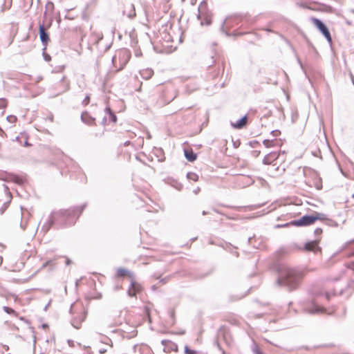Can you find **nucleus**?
Returning <instances> with one entry per match:
<instances>
[{
    "label": "nucleus",
    "instance_id": "f257e3e1",
    "mask_svg": "<svg viewBox=\"0 0 354 354\" xmlns=\"http://www.w3.org/2000/svg\"><path fill=\"white\" fill-rule=\"evenodd\" d=\"M303 277V271L283 266L279 270V278L277 283L291 290L297 287Z\"/></svg>",
    "mask_w": 354,
    "mask_h": 354
},
{
    "label": "nucleus",
    "instance_id": "f03ea898",
    "mask_svg": "<svg viewBox=\"0 0 354 354\" xmlns=\"http://www.w3.org/2000/svg\"><path fill=\"white\" fill-rule=\"evenodd\" d=\"M325 218V214L323 213L315 212L313 215H305L298 220H295L289 223H286L283 226L290 225L295 226H307L313 224L317 220H322Z\"/></svg>",
    "mask_w": 354,
    "mask_h": 354
},
{
    "label": "nucleus",
    "instance_id": "7ed1b4c3",
    "mask_svg": "<svg viewBox=\"0 0 354 354\" xmlns=\"http://www.w3.org/2000/svg\"><path fill=\"white\" fill-rule=\"evenodd\" d=\"M84 207H85V205H84L80 207H74L73 209L60 210L57 212H54L52 215L51 221H52V222H53L58 217L68 218L72 216L73 217H75V216H78L81 214V212L83 211Z\"/></svg>",
    "mask_w": 354,
    "mask_h": 354
},
{
    "label": "nucleus",
    "instance_id": "20e7f679",
    "mask_svg": "<svg viewBox=\"0 0 354 354\" xmlns=\"http://www.w3.org/2000/svg\"><path fill=\"white\" fill-rule=\"evenodd\" d=\"M207 3L203 1L198 6V19L201 20V24L209 25L212 22L211 15L206 10Z\"/></svg>",
    "mask_w": 354,
    "mask_h": 354
},
{
    "label": "nucleus",
    "instance_id": "39448f33",
    "mask_svg": "<svg viewBox=\"0 0 354 354\" xmlns=\"http://www.w3.org/2000/svg\"><path fill=\"white\" fill-rule=\"evenodd\" d=\"M311 21L313 24L319 30V31L323 34L325 38L327 39L328 42H331L332 39L330 36V33L326 26V25L319 19L313 17L311 18Z\"/></svg>",
    "mask_w": 354,
    "mask_h": 354
},
{
    "label": "nucleus",
    "instance_id": "423d86ee",
    "mask_svg": "<svg viewBox=\"0 0 354 354\" xmlns=\"http://www.w3.org/2000/svg\"><path fill=\"white\" fill-rule=\"evenodd\" d=\"M305 310L310 314H319L326 312V309L324 307L318 306L315 302H313L311 304L305 307Z\"/></svg>",
    "mask_w": 354,
    "mask_h": 354
},
{
    "label": "nucleus",
    "instance_id": "0eeeda50",
    "mask_svg": "<svg viewBox=\"0 0 354 354\" xmlns=\"http://www.w3.org/2000/svg\"><path fill=\"white\" fill-rule=\"evenodd\" d=\"M86 318V313L84 311L81 312L77 317H74L71 321L72 326L78 329L80 328L81 323L84 321Z\"/></svg>",
    "mask_w": 354,
    "mask_h": 354
},
{
    "label": "nucleus",
    "instance_id": "6e6552de",
    "mask_svg": "<svg viewBox=\"0 0 354 354\" xmlns=\"http://www.w3.org/2000/svg\"><path fill=\"white\" fill-rule=\"evenodd\" d=\"M39 37L41 43L44 45H46L49 41V36L48 32H46L44 26L43 24L39 25Z\"/></svg>",
    "mask_w": 354,
    "mask_h": 354
},
{
    "label": "nucleus",
    "instance_id": "1a4fd4ad",
    "mask_svg": "<svg viewBox=\"0 0 354 354\" xmlns=\"http://www.w3.org/2000/svg\"><path fill=\"white\" fill-rule=\"evenodd\" d=\"M304 248L307 251H313L315 252L317 251H320V248L318 247L317 240L306 243L305 244Z\"/></svg>",
    "mask_w": 354,
    "mask_h": 354
},
{
    "label": "nucleus",
    "instance_id": "9d476101",
    "mask_svg": "<svg viewBox=\"0 0 354 354\" xmlns=\"http://www.w3.org/2000/svg\"><path fill=\"white\" fill-rule=\"evenodd\" d=\"M124 14H126L127 16L131 19L134 16H136L135 8L133 4H129L126 6L125 10L123 11Z\"/></svg>",
    "mask_w": 354,
    "mask_h": 354
},
{
    "label": "nucleus",
    "instance_id": "9b49d317",
    "mask_svg": "<svg viewBox=\"0 0 354 354\" xmlns=\"http://www.w3.org/2000/svg\"><path fill=\"white\" fill-rule=\"evenodd\" d=\"M247 116L245 115L241 118L239 120H238L236 123L232 124V127L235 129H242L247 124Z\"/></svg>",
    "mask_w": 354,
    "mask_h": 354
},
{
    "label": "nucleus",
    "instance_id": "f8f14e48",
    "mask_svg": "<svg viewBox=\"0 0 354 354\" xmlns=\"http://www.w3.org/2000/svg\"><path fill=\"white\" fill-rule=\"evenodd\" d=\"M140 73L143 79L149 80L153 75V71L151 68H148L140 71Z\"/></svg>",
    "mask_w": 354,
    "mask_h": 354
},
{
    "label": "nucleus",
    "instance_id": "ddd939ff",
    "mask_svg": "<svg viewBox=\"0 0 354 354\" xmlns=\"http://www.w3.org/2000/svg\"><path fill=\"white\" fill-rule=\"evenodd\" d=\"M185 156L187 160L194 162L196 159V154L192 150H185Z\"/></svg>",
    "mask_w": 354,
    "mask_h": 354
},
{
    "label": "nucleus",
    "instance_id": "4468645a",
    "mask_svg": "<svg viewBox=\"0 0 354 354\" xmlns=\"http://www.w3.org/2000/svg\"><path fill=\"white\" fill-rule=\"evenodd\" d=\"M277 158V156L275 153H270L264 157L263 162L265 165H269L272 162V160H275Z\"/></svg>",
    "mask_w": 354,
    "mask_h": 354
},
{
    "label": "nucleus",
    "instance_id": "2eb2a0df",
    "mask_svg": "<svg viewBox=\"0 0 354 354\" xmlns=\"http://www.w3.org/2000/svg\"><path fill=\"white\" fill-rule=\"evenodd\" d=\"M251 349L254 354H263L262 351L254 342L252 344Z\"/></svg>",
    "mask_w": 354,
    "mask_h": 354
},
{
    "label": "nucleus",
    "instance_id": "dca6fc26",
    "mask_svg": "<svg viewBox=\"0 0 354 354\" xmlns=\"http://www.w3.org/2000/svg\"><path fill=\"white\" fill-rule=\"evenodd\" d=\"M86 117H88V114H87V113H83L82 114V115H81V118H82V120L84 122H85V123H86V124H91V123H93V122H94V120H95V119H94V118H91V120H86Z\"/></svg>",
    "mask_w": 354,
    "mask_h": 354
},
{
    "label": "nucleus",
    "instance_id": "f3484780",
    "mask_svg": "<svg viewBox=\"0 0 354 354\" xmlns=\"http://www.w3.org/2000/svg\"><path fill=\"white\" fill-rule=\"evenodd\" d=\"M187 178L189 180H193V181H197L198 180V176L194 172H189L187 174Z\"/></svg>",
    "mask_w": 354,
    "mask_h": 354
},
{
    "label": "nucleus",
    "instance_id": "a211bd4d",
    "mask_svg": "<svg viewBox=\"0 0 354 354\" xmlns=\"http://www.w3.org/2000/svg\"><path fill=\"white\" fill-rule=\"evenodd\" d=\"M133 288L136 290V293H138L141 291L142 287L140 284L137 283L135 281H131Z\"/></svg>",
    "mask_w": 354,
    "mask_h": 354
},
{
    "label": "nucleus",
    "instance_id": "6ab92c4d",
    "mask_svg": "<svg viewBox=\"0 0 354 354\" xmlns=\"http://www.w3.org/2000/svg\"><path fill=\"white\" fill-rule=\"evenodd\" d=\"M106 111L109 114L110 119L112 120V122H115L117 120V118L114 113H113L110 109V108H106Z\"/></svg>",
    "mask_w": 354,
    "mask_h": 354
},
{
    "label": "nucleus",
    "instance_id": "aec40b11",
    "mask_svg": "<svg viewBox=\"0 0 354 354\" xmlns=\"http://www.w3.org/2000/svg\"><path fill=\"white\" fill-rule=\"evenodd\" d=\"M185 354H198V352L190 349L188 346H185Z\"/></svg>",
    "mask_w": 354,
    "mask_h": 354
},
{
    "label": "nucleus",
    "instance_id": "412c9836",
    "mask_svg": "<svg viewBox=\"0 0 354 354\" xmlns=\"http://www.w3.org/2000/svg\"><path fill=\"white\" fill-rule=\"evenodd\" d=\"M3 310L8 314H13L17 316L16 312L12 309L7 306H3Z\"/></svg>",
    "mask_w": 354,
    "mask_h": 354
},
{
    "label": "nucleus",
    "instance_id": "4be33fe9",
    "mask_svg": "<svg viewBox=\"0 0 354 354\" xmlns=\"http://www.w3.org/2000/svg\"><path fill=\"white\" fill-rule=\"evenodd\" d=\"M136 290L133 288V286H132V283H131V286L128 290V295L130 296V297H134L136 295Z\"/></svg>",
    "mask_w": 354,
    "mask_h": 354
},
{
    "label": "nucleus",
    "instance_id": "5701e85b",
    "mask_svg": "<svg viewBox=\"0 0 354 354\" xmlns=\"http://www.w3.org/2000/svg\"><path fill=\"white\" fill-rule=\"evenodd\" d=\"M104 339H105L106 341L101 339L100 342L105 344L109 345L111 347H113V343L111 339L108 338L107 337H104Z\"/></svg>",
    "mask_w": 354,
    "mask_h": 354
},
{
    "label": "nucleus",
    "instance_id": "b1692460",
    "mask_svg": "<svg viewBox=\"0 0 354 354\" xmlns=\"http://www.w3.org/2000/svg\"><path fill=\"white\" fill-rule=\"evenodd\" d=\"M127 270L126 269H124V268H120L118 269V274L119 276H124L127 273Z\"/></svg>",
    "mask_w": 354,
    "mask_h": 354
},
{
    "label": "nucleus",
    "instance_id": "393cba45",
    "mask_svg": "<svg viewBox=\"0 0 354 354\" xmlns=\"http://www.w3.org/2000/svg\"><path fill=\"white\" fill-rule=\"evenodd\" d=\"M6 105H7L6 100L5 99L1 98L0 99V109L6 108Z\"/></svg>",
    "mask_w": 354,
    "mask_h": 354
},
{
    "label": "nucleus",
    "instance_id": "a878e982",
    "mask_svg": "<svg viewBox=\"0 0 354 354\" xmlns=\"http://www.w3.org/2000/svg\"><path fill=\"white\" fill-rule=\"evenodd\" d=\"M90 102V96L88 95H87L85 98L82 101V104L84 105H87Z\"/></svg>",
    "mask_w": 354,
    "mask_h": 354
},
{
    "label": "nucleus",
    "instance_id": "bb28decb",
    "mask_svg": "<svg viewBox=\"0 0 354 354\" xmlns=\"http://www.w3.org/2000/svg\"><path fill=\"white\" fill-rule=\"evenodd\" d=\"M7 120H8L11 122H13L17 120V118L14 115H9L7 117Z\"/></svg>",
    "mask_w": 354,
    "mask_h": 354
},
{
    "label": "nucleus",
    "instance_id": "cd10ccee",
    "mask_svg": "<svg viewBox=\"0 0 354 354\" xmlns=\"http://www.w3.org/2000/svg\"><path fill=\"white\" fill-rule=\"evenodd\" d=\"M15 181L18 184H22L24 180L20 177H15Z\"/></svg>",
    "mask_w": 354,
    "mask_h": 354
},
{
    "label": "nucleus",
    "instance_id": "c85d7f7f",
    "mask_svg": "<svg viewBox=\"0 0 354 354\" xmlns=\"http://www.w3.org/2000/svg\"><path fill=\"white\" fill-rule=\"evenodd\" d=\"M271 143H272V141H270V140H265L263 141V144H264V145H265L266 147H270Z\"/></svg>",
    "mask_w": 354,
    "mask_h": 354
},
{
    "label": "nucleus",
    "instance_id": "c756f323",
    "mask_svg": "<svg viewBox=\"0 0 354 354\" xmlns=\"http://www.w3.org/2000/svg\"><path fill=\"white\" fill-rule=\"evenodd\" d=\"M314 232H315V235H319L322 234V230L321 228H317L315 230Z\"/></svg>",
    "mask_w": 354,
    "mask_h": 354
},
{
    "label": "nucleus",
    "instance_id": "7c9ffc66",
    "mask_svg": "<svg viewBox=\"0 0 354 354\" xmlns=\"http://www.w3.org/2000/svg\"><path fill=\"white\" fill-rule=\"evenodd\" d=\"M120 54H122V55H123L124 57V56H125V57H129V53H128L127 50H125L120 51Z\"/></svg>",
    "mask_w": 354,
    "mask_h": 354
},
{
    "label": "nucleus",
    "instance_id": "2f4dec72",
    "mask_svg": "<svg viewBox=\"0 0 354 354\" xmlns=\"http://www.w3.org/2000/svg\"><path fill=\"white\" fill-rule=\"evenodd\" d=\"M169 342H170V341H169V340H168V339H162V340L161 341V344H162V346H167V345L168 344V343H169Z\"/></svg>",
    "mask_w": 354,
    "mask_h": 354
},
{
    "label": "nucleus",
    "instance_id": "473e14b6",
    "mask_svg": "<svg viewBox=\"0 0 354 354\" xmlns=\"http://www.w3.org/2000/svg\"><path fill=\"white\" fill-rule=\"evenodd\" d=\"M44 59H45L46 61L48 62V61L50 60V55H46L44 56Z\"/></svg>",
    "mask_w": 354,
    "mask_h": 354
},
{
    "label": "nucleus",
    "instance_id": "72a5a7b5",
    "mask_svg": "<svg viewBox=\"0 0 354 354\" xmlns=\"http://www.w3.org/2000/svg\"><path fill=\"white\" fill-rule=\"evenodd\" d=\"M106 352V349H105V348H102V349H100V350L99 351V353H100V354H104V353H105Z\"/></svg>",
    "mask_w": 354,
    "mask_h": 354
},
{
    "label": "nucleus",
    "instance_id": "f704fd0d",
    "mask_svg": "<svg viewBox=\"0 0 354 354\" xmlns=\"http://www.w3.org/2000/svg\"><path fill=\"white\" fill-rule=\"evenodd\" d=\"M199 192H200V188H199V187H197L196 189H195L194 190V193L195 194H197Z\"/></svg>",
    "mask_w": 354,
    "mask_h": 354
},
{
    "label": "nucleus",
    "instance_id": "c9c22d12",
    "mask_svg": "<svg viewBox=\"0 0 354 354\" xmlns=\"http://www.w3.org/2000/svg\"><path fill=\"white\" fill-rule=\"evenodd\" d=\"M168 279H169L168 277H165V278L161 279V281L162 283H165L167 281Z\"/></svg>",
    "mask_w": 354,
    "mask_h": 354
},
{
    "label": "nucleus",
    "instance_id": "e433bc0d",
    "mask_svg": "<svg viewBox=\"0 0 354 354\" xmlns=\"http://www.w3.org/2000/svg\"><path fill=\"white\" fill-rule=\"evenodd\" d=\"M71 260L69 259H67L66 261V265H70L71 264Z\"/></svg>",
    "mask_w": 354,
    "mask_h": 354
},
{
    "label": "nucleus",
    "instance_id": "4c0bfd02",
    "mask_svg": "<svg viewBox=\"0 0 354 354\" xmlns=\"http://www.w3.org/2000/svg\"><path fill=\"white\" fill-rule=\"evenodd\" d=\"M50 261H47V262H46V263L43 265L42 268H45V267H46V266L50 263Z\"/></svg>",
    "mask_w": 354,
    "mask_h": 354
},
{
    "label": "nucleus",
    "instance_id": "58836bf2",
    "mask_svg": "<svg viewBox=\"0 0 354 354\" xmlns=\"http://www.w3.org/2000/svg\"><path fill=\"white\" fill-rule=\"evenodd\" d=\"M325 296H326V299H328H328H329V297H330V294H329V293H328V292H326V293L325 294Z\"/></svg>",
    "mask_w": 354,
    "mask_h": 354
},
{
    "label": "nucleus",
    "instance_id": "ea45409f",
    "mask_svg": "<svg viewBox=\"0 0 354 354\" xmlns=\"http://www.w3.org/2000/svg\"><path fill=\"white\" fill-rule=\"evenodd\" d=\"M207 214V212L205 211H203V215H206Z\"/></svg>",
    "mask_w": 354,
    "mask_h": 354
},
{
    "label": "nucleus",
    "instance_id": "a19ab883",
    "mask_svg": "<svg viewBox=\"0 0 354 354\" xmlns=\"http://www.w3.org/2000/svg\"><path fill=\"white\" fill-rule=\"evenodd\" d=\"M352 242H354V240H351L350 242L347 243L346 245H348V244H349V243H351Z\"/></svg>",
    "mask_w": 354,
    "mask_h": 354
},
{
    "label": "nucleus",
    "instance_id": "79ce46f5",
    "mask_svg": "<svg viewBox=\"0 0 354 354\" xmlns=\"http://www.w3.org/2000/svg\"><path fill=\"white\" fill-rule=\"evenodd\" d=\"M68 88H69V86H68V85L66 86V88L65 91L68 90Z\"/></svg>",
    "mask_w": 354,
    "mask_h": 354
},
{
    "label": "nucleus",
    "instance_id": "37998d69",
    "mask_svg": "<svg viewBox=\"0 0 354 354\" xmlns=\"http://www.w3.org/2000/svg\"><path fill=\"white\" fill-rule=\"evenodd\" d=\"M91 118H87V117H86V120H91Z\"/></svg>",
    "mask_w": 354,
    "mask_h": 354
},
{
    "label": "nucleus",
    "instance_id": "c03bdc74",
    "mask_svg": "<svg viewBox=\"0 0 354 354\" xmlns=\"http://www.w3.org/2000/svg\"><path fill=\"white\" fill-rule=\"evenodd\" d=\"M115 59V57H113V62H114Z\"/></svg>",
    "mask_w": 354,
    "mask_h": 354
},
{
    "label": "nucleus",
    "instance_id": "a18cd8bd",
    "mask_svg": "<svg viewBox=\"0 0 354 354\" xmlns=\"http://www.w3.org/2000/svg\"><path fill=\"white\" fill-rule=\"evenodd\" d=\"M95 335H97V333H95V334H93V336L94 337Z\"/></svg>",
    "mask_w": 354,
    "mask_h": 354
},
{
    "label": "nucleus",
    "instance_id": "49530a36",
    "mask_svg": "<svg viewBox=\"0 0 354 354\" xmlns=\"http://www.w3.org/2000/svg\"><path fill=\"white\" fill-rule=\"evenodd\" d=\"M353 196V198H354V194H353V196Z\"/></svg>",
    "mask_w": 354,
    "mask_h": 354
},
{
    "label": "nucleus",
    "instance_id": "de8ad7c7",
    "mask_svg": "<svg viewBox=\"0 0 354 354\" xmlns=\"http://www.w3.org/2000/svg\"><path fill=\"white\" fill-rule=\"evenodd\" d=\"M2 258L0 257V260L1 261Z\"/></svg>",
    "mask_w": 354,
    "mask_h": 354
}]
</instances>
